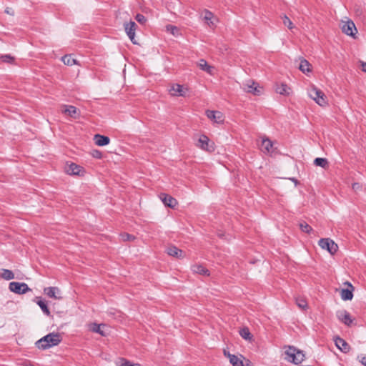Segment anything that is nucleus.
I'll return each instance as SVG.
<instances>
[{"instance_id":"obj_10","label":"nucleus","mask_w":366,"mask_h":366,"mask_svg":"<svg viewBox=\"0 0 366 366\" xmlns=\"http://www.w3.org/2000/svg\"><path fill=\"white\" fill-rule=\"evenodd\" d=\"M206 115L209 119L212 120L215 123L221 124L224 122L223 114L221 112L207 110Z\"/></svg>"},{"instance_id":"obj_20","label":"nucleus","mask_w":366,"mask_h":366,"mask_svg":"<svg viewBox=\"0 0 366 366\" xmlns=\"http://www.w3.org/2000/svg\"><path fill=\"white\" fill-rule=\"evenodd\" d=\"M192 271L194 273L199 274L204 276H209V271L202 264H193L191 267Z\"/></svg>"},{"instance_id":"obj_3","label":"nucleus","mask_w":366,"mask_h":366,"mask_svg":"<svg viewBox=\"0 0 366 366\" xmlns=\"http://www.w3.org/2000/svg\"><path fill=\"white\" fill-rule=\"evenodd\" d=\"M309 94L320 106L324 107L327 104V97L325 93L317 87H313Z\"/></svg>"},{"instance_id":"obj_12","label":"nucleus","mask_w":366,"mask_h":366,"mask_svg":"<svg viewBox=\"0 0 366 366\" xmlns=\"http://www.w3.org/2000/svg\"><path fill=\"white\" fill-rule=\"evenodd\" d=\"M243 89L244 92L252 93L254 95H260L261 89L257 85V84L252 81H249L243 85Z\"/></svg>"},{"instance_id":"obj_8","label":"nucleus","mask_w":366,"mask_h":366,"mask_svg":"<svg viewBox=\"0 0 366 366\" xmlns=\"http://www.w3.org/2000/svg\"><path fill=\"white\" fill-rule=\"evenodd\" d=\"M136 28H137V24L134 21H131L129 23L125 24V25H124V29H125L126 33H127V36H129V38L130 39L131 41L134 44H137V42L134 39Z\"/></svg>"},{"instance_id":"obj_18","label":"nucleus","mask_w":366,"mask_h":366,"mask_svg":"<svg viewBox=\"0 0 366 366\" xmlns=\"http://www.w3.org/2000/svg\"><path fill=\"white\" fill-rule=\"evenodd\" d=\"M167 254L170 256L181 259L184 257V252L175 246H170L167 249Z\"/></svg>"},{"instance_id":"obj_35","label":"nucleus","mask_w":366,"mask_h":366,"mask_svg":"<svg viewBox=\"0 0 366 366\" xmlns=\"http://www.w3.org/2000/svg\"><path fill=\"white\" fill-rule=\"evenodd\" d=\"M117 364L119 366H140L139 364H132L130 361L124 358H120Z\"/></svg>"},{"instance_id":"obj_14","label":"nucleus","mask_w":366,"mask_h":366,"mask_svg":"<svg viewBox=\"0 0 366 366\" xmlns=\"http://www.w3.org/2000/svg\"><path fill=\"white\" fill-rule=\"evenodd\" d=\"M337 317L340 321L347 326H350L353 322V319L350 316V313L346 310L337 312Z\"/></svg>"},{"instance_id":"obj_31","label":"nucleus","mask_w":366,"mask_h":366,"mask_svg":"<svg viewBox=\"0 0 366 366\" xmlns=\"http://www.w3.org/2000/svg\"><path fill=\"white\" fill-rule=\"evenodd\" d=\"M36 302L40 307L41 310L45 315H46L47 316L50 315L49 309L46 303L44 300L39 299Z\"/></svg>"},{"instance_id":"obj_16","label":"nucleus","mask_w":366,"mask_h":366,"mask_svg":"<svg viewBox=\"0 0 366 366\" xmlns=\"http://www.w3.org/2000/svg\"><path fill=\"white\" fill-rule=\"evenodd\" d=\"M334 340L337 347L342 352L347 353L350 351V346L344 339L340 337H336Z\"/></svg>"},{"instance_id":"obj_43","label":"nucleus","mask_w":366,"mask_h":366,"mask_svg":"<svg viewBox=\"0 0 366 366\" xmlns=\"http://www.w3.org/2000/svg\"><path fill=\"white\" fill-rule=\"evenodd\" d=\"M360 64L362 71L366 73V62L361 61Z\"/></svg>"},{"instance_id":"obj_22","label":"nucleus","mask_w":366,"mask_h":366,"mask_svg":"<svg viewBox=\"0 0 366 366\" xmlns=\"http://www.w3.org/2000/svg\"><path fill=\"white\" fill-rule=\"evenodd\" d=\"M209 138L205 135H202L199 140L197 146L202 149L210 151V149L208 148L209 146Z\"/></svg>"},{"instance_id":"obj_47","label":"nucleus","mask_w":366,"mask_h":366,"mask_svg":"<svg viewBox=\"0 0 366 366\" xmlns=\"http://www.w3.org/2000/svg\"><path fill=\"white\" fill-rule=\"evenodd\" d=\"M24 365H25V366H33L30 362H29L27 361H25L24 362Z\"/></svg>"},{"instance_id":"obj_2","label":"nucleus","mask_w":366,"mask_h":366,"mask_svg":"<svg viewBox=\"0 0 366 366\" xmlns=\"http://www.w3.org/2000/svg\"><path fill=\"white\" fill-rule=\"evenodd\" d=\"M285 360L295 365L301 363L305 359L303 351L297 349L294 346H289L285 351Z\"/></svg>"},{"instance_id":"obj_19","label":"nucleus","mask_w":366,"mask_h":366,"mask_svg":"<svg viewBox=\"0 0 366 366\" xmlns=\"http://www.w3.org/2000/svg\"><path fill=\"white\" fill-rule=\"evenodd\" d=\"M94 140L95 144L99 147L106 146L110 142V139L108 137L99 134L94 135Z\"/></svg>"},{"instance_id":"obj_24","label":"nucleus","mask_w":366,"mask_h":366,"mask_svg":"<svg viewBox=\"0 0 366 366\" xmlns=\"http://www.w3.org/2000/svg\"><path fill=\"white\" fill-rule=\"evenodd\" d=\"M228 357L229 359V362L233 366H244L243 361L242 360V355L240 356V357H239L234 355L228 354Z\"/></svg>"},{"instance_id":"obj_1","label":"nucleus","mask_w":366,"mask_h":366,"mask_svg":"<svg viewBox=\"0 0 366 366\" xmlns=\"http://www.w3.org/2000/svg\"><path fill=\"white\" fill-rule=\"evenodd\" d=\"M61 340L62 337L59 333L51 332L37 340L35 345L39 349L46 350L58 345Z\"/></svg>"},{"instance_id":"obj_41","label":"nucleus","mask_w":366,"mask_h":366,"mask_svg":"<svg viewBox=\"0 0 366 366\" xmlns=\"http://www.w3.org/2000/svg\"><path fill=\"white\" fill-rule=\"evenodd\" d=\"M92 156L94 158H97V159H102V152L100 151H99V150H97V149L93 150Z\"/></svg>"},{"instance_id":"obj_29","label":"nucleus","mask_w":366,"mask_h":366,"mask_svg":"<svg viewBox=\"0 0 366 366\" xmlns=\"http://www.w3.org/2000/svg\"><path fill=\"white\" fill-rule=\"evenodd\" d=\"M1 277L6 280H11L14 279V274L11 270L1 269Z\"/></svg>"},{"instance_id":"obj_13","label":"nucleus","mask_w":366,"mask_h":366,"mask_svg":"<svg viewBox=\"0 0 366 366\" xmlns=\"http://www.w3.org/2000/svg\"><path fill=\"white\" fill-rule=\"evenodd\" d=\"M61 110L62 113L68 115L74 119H77L79 117V109L72 105H64Z\"/></svg>"},{"instance_id":"obj_28","label":"nucleus","mask_w":366,"mask_h":366,"mask_svg":"<svg viewBox=\"0 0 366 366\" xmlns=\"http://www.w3.org/2000/svg\"><path fill=\"white\" fill-rule=\"evenodd\" d=\"M198 65L202 70L205 71L209 74L212 73L213 67L209 66L204 59H200Z\"/></svg>"},{"instance_id":"obj_36","label":"nucleus","mask_w":366,"mask_h":366,"mask_svg":"<svg viewBox=\"0 0 366 366\" xmlns=\"http://www.w3.org/2000/svg\"><path fill=\"white\" fill-rule=\"evenodd\" d=\"M300 229L305 232L309 234L311 231H312V228L310 225H309L307 222H302L300 223Z\"/></svg>"},{"instance_id":"obj_32","label":"nucleus","mask_w":366,"mask_h":366,"mask_svg":"<svg viewBox=\"0 0 366 366\" xmlns=\"http://www.w3.org/2000/svg\"><path fill=\"white\" fill-rule=\"evenodd\" d=\"M314 164L316 166L325 168L328 165V161L325 158L317 157L314 160Z\"/></svg>"},{"instance_id":"obj_25","label":"nucleus","mask_w":366,"mask_h":366,"mask_svg":"<svg viewBox=\"0 0 366 366\" xmlns=\"http://www.w3.org/2000/svg\"><path fill=\"white\" fill-rule=\"evenodd\" d=\"M276 92L282 95H289L290 93V88L286 84H281L280 85H277Z\"/></svg>"},{"instance_id":"obj_11","label":"nucleus","mask_w":366,"mask_h":366,"mask_svg":"<svg viewBox=\"0 0 366 366\" xmlns=\"http://www.w3.org/2000/svg\"><path fill=\"white\" fill-rule=\"evenodd\" d=\"M345 284L347 285L348 287L345 289H342L340 293L341 298L345 301L351 300L353 298L352 292L355 288L353 285L349 282H346Z\"/></svg>"},{"instance_id":"obj_46","label":"nucleus","mask_w":366,"mask_h":366,"mask_svg":"<svg viewBox=\"0 0 366 366\" xmlns=\"http://www.w3.org/2000/svg\"><path fill=\"white\" fill-rule=\"evenodd\" d=\"M291 181H292V182H294L295 184V185L298 184H299V182L297 179L295 178H290V179Z\"/></svg>"},{"instance_id":"obj_6","label":"nucleus","mask_w":366,"mask_h":366,"mask_svg":"<svg viewBox=\"0 0 366 366\" xmlns=\"http://www.w3.org/2000/svg\"><path fill=\"white\" fill-rule=\"evenodd\" d=\"M260 149L264 154L272 155L275 154L276 148L273 147L272 142L269 138H263L260 146Z\"/></svg>"},{"instance_id":"obj_40","label":"nucleus","mask_w":366,"mask_h":366,"mask_svg":"<svg viewBox=\"0 0 366 366\" xmlns=\"http://www.w3.org/2000/svg\"><path fill=\"white\" fill-rule=\"evenodd\" d=\"M121 237L124 241H131V240H134L135 239V237L134 236H132L129 234H127V233L122 234Z\"/></svg>"},{"instance_id":"obj_5","label":"nucleus","mask_w":366,"mask_h":366,"mask_svg":"<svg viewBox=\"0 0 366 366\" xmlns=\"http://www.w3.org/2000/svg\"><path fill=\"white\" fill-rule=\"evenodd\" d=\"M9 289L11 292L18 294L23 295L31 290L27 284L24 282H11L9 283Z\"/></svg>"},{"instance_id":"obj_37","label":"nucleus","mask_w":366,"mask_h":366,"mask_svg":"<svg viewBox=\"0 0 366 366\" xmlns=\"http://www.w3.org/2000/svg\"><path fill=\"white\" fill-rule=\"evenodd\" d=\"M1 59L3 62L10 63V64H14V61H15L14 57L11 56L10 54L2 55L1 56Z\"/></svg>"},{"instance_id":"obj_38","label":"nucleus","mask_w":366,"mask_h":366,"mask_svg":"<svg viewBox=\"0 0 366 366\" xmlns=\"http://www.w3.org/2000/svg\"><path fill=\"white\" fill-rule=\"evenodd\" d=\"M282 20L284 25L286 26L288 29H292L293 28L292 22L286 15H284Z\"/></svg>"},{"instance_id":"obj_26","label":"nucleus","mask_w":366,"mask_h":366,"mask_svg":"<svg viewBox=\"0 0 366 366\" xmlns=\"http://www.w3.org/2000/svg\"><path fill=\"white\" fill-rule=\"evenodd\" d=\"M102 327H105V325H99L97 323H92L89 325V330L93 332L101 335L102 336H105V332L102 330Z\"/></svg>"},{"instance_id":"obj_15","label":"nucleus","mask_w":366,"mask_h":366,"mask_svg":"<svg viewBox=\"0 0 366 366\" xmlns=\"http://www.w3.org/2000/svg\"><path fill=\"white\" fill-rule=\"evenodd\" d=\"M159 197L164 204L167 207L174 208L177 204V199L169 194L161 193Z\"/></svg>"},{"instance_id":"obj_23","label":"nucleus","mask_w":366,"mask_h":366,"mask_svg":"<svg viewBox=\"0 0 366 366\" xmlns=\"http://www.w3.org/2000/svg\"><path fill=\"white\" fill-rule=\"evenodd\" d=\"M311 64H310V62L305 59H302L300 60V65H299V69L304 74H307L309 72H311L312 71V69H311Z\"/></svg>"},{"instance_id":"obj_30","label":"nucleus","mask_w":366,"mask_h":366,"mask_svg":"<svg viewBox=\"0 0 366 366\" xmlns=\"http://www.w3.org/2000/svg\"><path fill=\"white\" fill-rule=\"evenodd\" d=\"M213 17L214 14L212 12L207 9L204 11V20L206 21L209 26H212L214 24V22L212 21Z\"/></svg>"},{"instance_id":"obj_9","label":"nucleus","mask_w":366,"mask_h":366,"mask_svg":"<svg viewBox=\"0 0 366 366\" xmlns=\"http://www.w3.org/2000/svg\"><path fill=\"white\" fill-rule=\"evenodd\" d=\"M187 90L188 89L187 88H184L182 85L174 84L171 86L169 92L172 96L185 97Z\"/></svg>"},{"instance_id":"obj_45","label":"nucleus","mask_w":366,"mask_h":366,"mask_svg":"<svg viewBox=\"0 0 366 366\" xmlns=\"http://www.w3.org/2000/svg\"><path fill=\"white\" fill-rule=\"evenodd\" d=\"M360 362L363 365L366 366V356L362 357Z\"/></svg>"},{"instance_id":"obj_39","label":"nucleus","mask_w":366,"mask_h":366,"mask_svg":"<svg viewBox=\"0 0 366 366\" xmlns=\"http://www.w3.org/2000/svg\"><path fill=\"white\" fill-rule=\"evenodd\" d=\"M135 19L141 24H144L147 21V18L141 14H137L135 16Z\"/></svg>"},{"instance_id":"obj_27","label":"nucleus","mask_w":366,"mask_h":366,"mask_svg":"<svg viewBox=\"0 0 366 366\" xmlns=\"http://www.w3.org/2000/svg\"><path fill=\"white\" fill-rule=\"evenodd\" d=\"M61 61L64 64L68 66H72L77 64V61L71 54H66L61 57Z\"/></svg>"},{"instance_id":"obj_4","label":"nucleus","mask_w":366,"mask_h":366,"mask_svg":"<svg viewBox=\"0 0 366 366\" xmlns=\"http://www.w3.org/2000/svg\"><path fill=\"white\" fill-rule=\"evenodd\" d=\"M318 244L322 249H326L331 254H335L338 249V245L330 238L320 239Z\"/></svg>"},{"instance_id":"obj_42","label":"nucleus","mask_w":366,"mask_h":366,"mask_svg":"<svg viewBox=\"0 0 366 366\" xmlns=\"http://www.w3.org/2000/svg\"><path fill=\"white\" fill-rule=\"evenodd\" d=\"M4 11H5V13H6L9 15H11V16L14 15V11L11 8L7 7Z\"/></svg>"},{"instance_id":"obj_21","label":"nucleus","mask_w":366,"mask_h":366,"mask_svg":"<svg viewBox=\"0 0 366 366\" xmlns=\"http://www.w3.org/2000/svg\"><path fill=\"white\" fill-rule=\"evenodd\" d=\"M81 169H82L81 167H80L74 163H71L66 167V171L67 174H69L70 175H79L80 174Z\"/></svg>"},{"instance_id":"obj_44","label":"nucleus","mask_w":366,"mask_h":366,"mask_svg":"<svg viewBox=\"0 0 366 366\" xmlns=\"http://www.w3.org/2000/svg\"><path fill=\"white\" fill-rule=\"evenodd\" d=\"M352 187L354 190H357L361 187L359 183H353Z\"/></svg>"},{"instance_id":"obj_34","label":"nucleus","mask_w":366,"mask_h":366,"mask_svg":"<svg viewBox=\"0 0 366 366\" xmlns=\"http://www.w3.org/2000/svg\"><path fill=\"white\" fill-rule=\"evenodd\" d=\"M297 305L302 310H306L307 308V302L305 299L302 297H297L295 299Z\"/></svg>"},{"instance_id":"obj_17","label":"nucleus","mask_w":366,"mask_h":366,"mask_svg":"<svg viewBox=\"0 0 366 366\" xmlns=\"http://www.w3.org/2000/svg\"><path fill=\"white\" fill-rule=\"evenodd\" d=\"M44 292L49 297L54 298L55 300H61L62 298L61 296L57 295V294H59L60 290L56 287H45L44 290Z\"/></svg>"},{"instance_id":"obj_7","label":"nucleus","mask_w":366,"mask_h":366,"mask_svg":"<svg viewBox=\"0 0 366 366\" xmlns=\"http://www.w3.org/2000/svg\"><path fill=\"white\" fill-rule=\"evenodd\" d=\"M341 29L343 33L353 37L355 36V34L357 32L355 25L354 22L351 20L343 21Z\"/></svg>"},{"instance_id":"obj_33","label":"nucleus","mask_w":366,"mask_h":366,"mask_svg":"<svg viewBox=\"0 0 366 366\" xmlns=\"http://www.w3.org/2000/svg\"><path fill=\"white\" fill-rule=\"evenodd\" d=\"M240 336L244 340H251L252 335H251L249 330L247 327H244L239 330Z\"/></svg>"}]
</instances>
